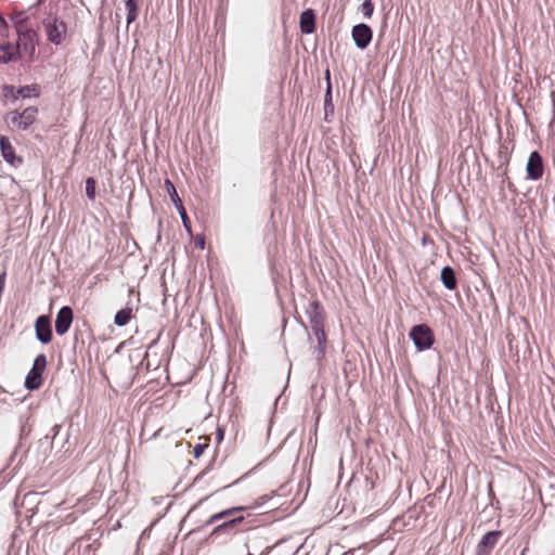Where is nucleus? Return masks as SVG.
I'll use <instances>...</instances> for the list:
<instances>
[{
	"label": "nucleus",
	"instance_id": "nucleus-1",
	"mask_svg": "<svg viewBox=\"0 0 555 555\" xmlns=\"http://www.w3.org/2000/svg\"><path fill=\"white\" fill-rule=\"evenodd\" d=\"M307 314L310 323L311 334L309 341L311 344L314 358L320 361L325 354L326 335L324 332V315L319 301L309 304Z\"/></svg>",
	"mask_w": 555,
	"mask_h": 555
},
{
	"label": "nucleus",
	"instance_id": "nucleus-2",
	"mask_svg": "<svg viewBox=\"0 0 555 555\" xmlns=\"http://www.w3.org/2000/svg\"><path fill=\"white\" fill-rule=\"evenodd\" d=\"M13 50L16 59L33 61L36 51L35 33L20 26L17 28V41L13 46Z\"/></svg>",
	"mask_w": 555,
	"mask_h": 555
},
{
	"label": "nucleus",
	"instance_id": "nucleus-3",
	"mask_svg": "<svg viewBox=\"0 0 555 555\" xmlns=\"http://www.w3.org/2000/svg\"><path fill=\"white\" fill-rule=\"evenodd\" d=\"M38 113L36 106H28L23 112H9L4 120L12 130L25 131L36 121Z\"/></svg>",
	"mask_w": 555,
	"mask_h": 555
},
{
	"label": "nucleus",
	"instance_id": "nucleus-4",
	"mask_svg": "<svg viewBox=\"0 0 555 555\" xmlns=\"http://www.w3.org/2000/svg\"><path fill=\"white\" fill-rule=\"evenodd\" d=\"M43 28L47 39L50 42L55 46H60L64 41L67 33V26L62 20L57 17L44 20Z\"/></svg>",
	"mask_w": 555,
	"mask_h": 555
},
{
	"label": "nucleus",
	"instance_id": "nucleus-5",
	"mask_svg": "<svg viewBox=\"0 0 555 555\" xmlns=\"http://www.w3.org/2000/svg\"><path fill=\"white\" fill-rule=\"evenodd\" d=\"M410 338L418 351L429 349L434 344V334L426 324H418L411 328Z\"/></svg>",
	"mask_w": 555,
	"mask_h": 555
},
{
	"label": "nucleus",
	"instance_id": "nucleus-6",
	"mask_svg": "<svg viewBox=\"0 0 555 555\" xmlns=\"http://www.w3.org/2000/svg\"><path fill=\"white\" fill-rule=\"evenodd\" d=\"M47 367V357L38 354L34 361L31 370L25 378V387L29 390L37 389L42 384V373Z\"/></svg>",
	"mask_w": 555,
	"mask_h": 555
},
{
	"label": "nucleus",
	"instance_id": "nucleus-7",
	"mask_svg": "<svg viewBox=\"0 0 555 555\" xmlns=\"http://www.w3.org/2000/svg\"><path fill=\"white\" fill-rule=\"evenodd\" d=\"M351 35L356 46L361 50L365 49L370 44L373 37L372 29L366 24L354 25L352 27Z\"/></svg>",
	"mask_w": 555,
	"mask_h": 555
},
{
	"label": "nucleus",
	"instance_id": "nucleus-8",
	"mask_svg": "<svg viewBox=\"0 0 555 555\" xmlns=\"http://www.w3.org/2000/svg\"><path fill=\"white\" fill-rule=\"evenodd\" d=\"M73 322V310L68 306L62 307L55 318V332L57 335L63 336L66 334Z\"/></svg>",
	"mask_w": 555,
	"mask_h": 555
},
{
	"label": "nucleus",
	"instance_id": "nucleus-9",
	"mask_svg": "<svg viewBox=\"0 0 555 555\" xmlns=\"http://www.w3.org/2000/svg\"><path fill=\"white\" fill-rule=\"evenodd\" d=\"M165 184L167 186V190H168V193L175 204V206L177 207L178 211H179V215L181 217V220H182V223H183V227L184 229L188 231V232H191V223H190V219L186 215V211H185V208L182 204V201L180 199L178 193H177V190L173 185V183L167 179L165 181Z\"/></svg>",
	"mask_w": 555,
	"mask_h": 555
},
{
	"label": "nucleus",
	"instance_id": "nucleus-10",
	"mask_svg": "<svg viewBox=\"0 0 555 555\" xmlns=\"http://www.w3.org/2000/svg\"><path fill=\"white\" fill-rule=\"evenodd\" d=\"M502 532L500 530H493L487 532L477 545V555H490L491 551L498 544Z\"/></svg>",
	"mask_w": 555,
	"mask_h": 555
},
{
	"label": "nucleus",
	"instance_id": "nucleus-11",
	"mask_svg": "<svg viewBox=\"0 0 555 555\" xmlns=\"http://www.w3.org/2000/svg\"><path fill=\"white\" fill-rule=\"evenodd\" d=\"M527 178L530 180H538L543 175V162L539 152L533 151L528 158L527 166Z\"/></svg>",
	"mask_w": 555,
	"mask_h": 555
},
{
	"label": "nucleus",
	"instance_id": "nucleus-12",
	"mask_svg": "<svg viewBox=\"0 0 555 555\" xmlns=\"http://www.w3.org/2000/svg\"><path fill=\"white\" fill-rule=\"evenodd\" d=\"M36 337L41 344H49L52 339L51 323L47 315H40L35 324Z\"/></svg>",
	"mask_w": 555,
	"mask_h": 555
},
{
	"label": "nucleus",
	"instance_id": "nucleus-13",
	"mask_svg": "<svg viewBox=\"0 0 555 555\" xmlns=\"http://www.w3.org/2000/svg\"><path fill=\"white\" fill-rule=\"evenodd\" d=\"M299 25L304 34H312L315 30V15L313 10L307 9L300 14Z\"/></svg>",
	"mask_w": 555,
	"mask_h": 555
},
{
	"label": "nucleus",
	"instance_id": "nucleus-14",
	"mask_svg": "<svg viewBox=\"0 0 555 555\" xmlns=\"http://www.w3.org/2000/svg\"><path fill=\"white\" fill-rule=\"evenodd\" d=\"M440 279L447 289L453 291L456 288L457 282H456L455 273L451 267L446 266L442 268Z\"/></svg>",
	"mask_w": 555,
	"mask_h": 555
},
{
	"label": "nucleus",
	"instance_id": "nucleus-15",
	"mask_svg": "<svg viewBox=\"0 0 555 555\" xmlns=\"http://www.w3.org/2000/svg\"><path fill=\"white\" fill-rule=\"evenodd\" d=\"M0 150L5 162L14 165L15 154L14 149L7 137H0Z\"/></svg>",
	"mask_w": 555,
	"mask_h": 555
},
{
	"label": "nucleus",
	"instance_id": "nucleus-16",
	"mask_svg": "<svg viewBox=\"0 0 555 555\" xmlns=\"http://www.w3.org/2000/svg\"><path fill=\"white\" fill-rule=\"evenodd\" d=\"M39 87L37 85H27L20 87L16 91V95H14V99H17L18 96L23 99H27L30 96H39Z\"/></svg>",
	"mask_w": 555,
	"mask_h": 555
},
{
	"label": "nucleus",
	"instance_id": "nucleus-17",
	"mask_svg": "<svg viewBox=\"0 0 555 555\" xmlns=\"http://www.w3.org/2000/svg\"><path fill=\"white\" fill-rule=\"evenodd\" d=\"M17 60L13 50V46L2 44L0 46V64H7L11 61Z\"/></svg>",
	"mask_w": 555,
	"mask_h": 555
},
{
	"label": "nucleus",
	"instance_id": "nucleus-18",
	"mask_svg": "<svg viewBox=\"0 0 555 555\" xmlns=\"http://www.w3.org/2000/svg\"><path fill=\"white\" fill-rule=\"evenodd\" d=\"M127 11V25H130L138 17V0H125Z\"/></svg>",
	"mask_w": 555,
	"mask_h": 555
},
{
	"label": "nucleus",
	"instance_id": "nucleus-19",
	"mask_svg": "<svg viewBox=\"0 0 555 555\" xmlns=\"http://www.w3.org/2000/svg\"><path fill=\"white\" fill-rule=\"evenodd\" d=\"M132 310L130 308H125L119 310L114 318V323L121 327L128 324L131 319Z\"/></svg>",
	"mask_w": 555,
	"mask_h": 555
},
{
	"label": "nucleus",
	"instance_id": "nucleus-20",
	"mask_svg": "<svg viewBox=\"0 0 555 555\" xmlns=\"http://www.w3.org/2000/svg\"><path fill=\"white\" fill-rule=\"evenodd\" d=\"M244 519V517H237V518H234V519H231L229 521H224L223 524L217 526L215 529H214V534L215 533H218V532H221L222 530L224 529H228V528H231L233 526H235L236 524H240L242 520Z\"/></svg>",
	"mask_w": 555,
	"mask_h": 555
},
{
	"label": "nucleus",
	"instance_id": "nucleus-21",
	"mask_svg": "<svg viewBox=\"0 0 555 555\" xmlns=\"http://www.w3.org/2000/svg\"><path fill=\"white\" fill-rule=\"evenodd\" d=\"M86 194L89 199H94V197H95V181L93 178H88L86 180Z\"/></svg>",
	"mask_w": 555,
	"mask_h": 555
},
{
	"label": "nucleus",
	"instance_id": "nucleus-22",
	"mask_svg": "<svg viewBox=\"0 0 555 555\" xmlns=\"http://www.w3.org/2000/svg\"><path fill=\"white\" fill-rule=\"evenodd\" d=\"M361 8H362V13L366 18H370L373 15L374 5L372 3V0H364Z\"/></svg>",
	"mask_w": 555,
	"mask_h": 555
},
{
	"label": "nucleus",
	"instance_id": "nucleus-23",
	"mask_svg": "<svg viewBox=\"0 0 555 555\" xmlns=\"http://www.w3.org/2000/svg\"><path fill=\"white\" fill-rule=\"evenodd\" d=\"M244 509H245V507H243V506L231 507V508L224 509V511H222L220 513H217V517L220 520V519H223V518H225L228 516L233 515L236 512H241V511H244Z\"/></svg>",
	"mask_w": 555,
	"mask_h": 555
},
{
	"label": "nucleus",
	"instance_id": "nucleus-24",
	"mask_svg": "<svg viewBox=\"0 0 555 555\" xmlns=\"http://www.w3.org/2000/svg\"><path fill=\"white\" fill-rule=\"evenodd\" d=\"M207 448V444H203V443H197L194 449H193V453H194V457L195 459H198L203 453H204V450Z\"/></svg>",
	"mask_w": 555,
	"mask_h": 555
},
{
	"label": "nucleus",
	"instance_id": "nucleus-25",
	"mask_svg": "<svg viewBox=\"0 0 555 555\" xmlns=\"http://www.w3.org/2000/svg\"><path fill=\"white\" fill-rule=\"evenodd\" d=\"M195 246L199 249L205 248V236L203 234H197L194 238Z\"/></svg>",
	"mask_w": 555,
	"mask_h": 555
},
{
	"label": "nucleus",
	"instance_id": "nucleus-26",
	"mask_svg": "<svg viewBox=\"0 0 555 555\" xmlns=\"http://www.w3.org/2000/svg\"><path fill=\"white\" fill-rule=\"evenodd\" d=\"M7 282V271L0 273V294L3 293Z\"/></svg>",
	"mask_w": 555,
	"mask_h": 555
},
{
	"label": "nucleus",
	"instance_id": "nucleus-27",
	"mask_svg": "<svg viewBox=\"0 0 555 555\" xmlns=\"http://www.w3.org/2000/svg\"><path fill=\"white\" fill-rule=\"evenodd\" d=\"M218 520H219V519H218V517H217V514H214V515H211V516L208 518V520L206 521V525H207V526H210V525H212V524L217 522Z\"/></svg>",
	"mask_w": 555,
	"mask_h": 555
},
{
	"label": "nucleus",
	"instance_id": "nucleus-28",
	"mask_svg": "<svg viewBox=\"0 0 555 555\" xmlns=\"http://www.w3.org/2000/svg\"><path fill=\"white\" fill-rule=\"evenodd\" d=\"M218 520H219V519H218V517H217V514H214V515H211V516L208 518V520L206 521V525H207V526H210V525H212V524L217 522Z\"/></svg>",
	"mask_w": 555,
	"mask_h": 555
},
{
	"label": "nucleus",
	"instance_id": "nucleus-29",
	"mask_svg": "<svg viewBox=\"0 0 555 555\" xmlns=\"http://www.w3.org/2000/svg\"><path fill=\"white\" fill-rule=\"evenodd\" d=\"M224 430L221 427H218L217 429V440L220 442L223 439Z\"/></svg>",
	"mask_w": 555,
	"mask_h": 555
},
{
	"label": "nucleus",
	"instance_id": "nucleus-30",
	"mask_svg": "<svg viewBox=\"0 0 555 555\" xmlns=\"http://www.w3.org/2000/svg\"><path fill=\"white\" fill-rule=\"evenodd\" d=\"M147 428H149V424H147V421L146 418L144 420L143 422V425H142V433H141V436H145L147 435Z\"/></svg>",
	"mask_w": 555,
	"mask_h": 555
},
{
	"label": "nucleus",
	"instance_id": "nucleus-31",
	"mask_svg": "<svg viewBox=\"0 0 555 555\" xmlns=\"http://www.w3.org/2000/svg\"><path fill=\"white\" fill-rule=\"evenodd\" d=\"M8 24L4 17L0 14V28H7Z\"/></svg>",
	"mask_w": 555,
	"mask_h": 555
},
{
	"label": "nucleus",
	"instance_id": "nucleus-32",
	"mask_svg": "<svg viewBox=\"0 0 555 555\" xmlns=\"http://www.w3.org/2000/svg\"><path fill=\"white\" fill-rule=\"evenodd\" d=\"M160 431H162V429H159V430H157V431L153 433V434H152L147 439H152V438L157 437V436L160 434Z\"/></svg>",
	"mask_w": 555,
	"mask_h": 555
},
{
	"label": "nucleus",
	"instance_id": "nucleus-33",
	"mask_svg": "<svg viewBox=\"0 0 555 555\" xmlns=\"http://www.w3.org/2000/svg\"><path fill=\"white\" fill-rule=\"evenodd\" d=\"M4 91H5V95H8V92H9V91H10V92H12V91H13V87H11V86H5V87H4Z\"/></svg>",
	"mask_w": 555,
	"mask_h": 555
},
{
	"label": "nucleus",
	"instance_id": "nucleus-34",
	"mask_svg": "<svg viewBox=\"0 0 555 555\" xmlns=\"http://www.w3.org/2000/svg\"><path fill=\"white\" fill-rule=\"evenodd\" d=\"M326 96H331V88L330 87L327 88Z\"/></svg>",
	"mask_w": 555,
	"mask_h": 555
},
{
	"label": "nucleus",
	"instance_id": "nucleus-35",
	"mask_svg": "<svg viewBox=\"0 0 555 555\" xmlns=\"http://www.w3.org/2000/svg\"><path fill=\"white\" fill-rule=\"evenodd\" d=\"M247 555H254V554H251V553H248Z\"/></svg>",
	"mask_w": 555,
	"mask_h": 555
}]
</instances>
